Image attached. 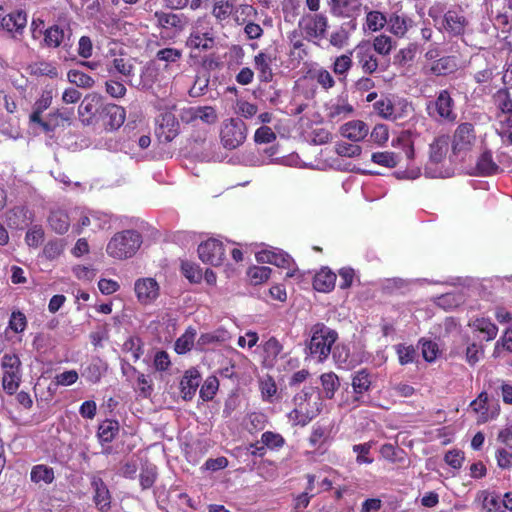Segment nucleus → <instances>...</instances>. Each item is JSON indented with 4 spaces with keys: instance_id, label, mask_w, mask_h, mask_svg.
Returning a JSON list of instances; mask_svg holds the SVG:
<instances>
[{
    "instance_id": "nucleus-48",
    "label": "nucleus",
    "mask_w": 512,
    "mask_h": 512,
    "mask_svg": "<svg viewBox=\"0 0 512 512\" xmlns=\"http://www.w3.org/2000/svg\"><path fill=\"white\" fill-rule=\"evenodd\" d=\"M309 76L312 80L316 81L324 90L333 88L336 84L332 74L325 68L309 70Z\"/></svg>"
},
{
    "instance_id": "nucleus-57",
    "label": "nucleus",
    "mask_w": 512,
    "mask_h": 512,
    "mask_svg": "<svg viewBox=\"0 0 512 512\" xmlns=\"http://www.w3.org/2000/svg\"><path fill=\"white\" fill-rule=\"evenodd\" d=\"M371 47L375 50V54L388 56L393 49V40L390 36L381 34L373 39Z\"/></svg>"
},
{
    "instance_id": "nucleus-41",
    "label": "nucleus",
    "mask_w": 512,
    "mask_h": 512,
    "mask_svg": "<svg viewBox=\"0 0 512 512\" xmlns=\"http://www.w3.org/2000/svg\"><path fill=\"white\" fill-rule=\"evenodd\" d=\"M492 99L501 114L512 113V95L508 88L498 89Z\"/></svg>"
},
{
    "instance_id": "nucleus-43",
    "label": "nucleus",
    "mask_w": 512,
    "mask_h": 512,
    "mask_svg": "<svg viewBox=\"0 0 512 512\" xmlns=\"http://www.w3.org/2000/svg\"><path fill=\"white\" fill-rule=\"evenodd\" d=\"M327 110V116L330 120L340 121L351 115L354 108L346 100H339L337 103L331 104Z\"/></svg>"
},
{
    "instance_id": "nucleus-5",
    "label": "nucleus",
    "mask_w": 512,
    "mask_h": 512,
    "mask_svg": "<svg viewBox=\"0 0 512 512\" xmlns=\"http://www.w3.org/2000/svg\"><path fill=\"white\" fill-rule=\"evenodd\" d=\"M455 102L447 89L440 90L434 101L427 105L428 114L436 120L453 123L457 114L454 112Z\"/></svg>"
},
{
    "instance_id": "nucleus-2",
    "label": "nucleus",
    "mask_w": 512,
    "mask_h": 512,
    "mask_svg": "<svg viewBox=\"0 0 512 512\" xmlns=\"http://www.w3.org/2000/svg\"><path fill=\"white\" fill-rule=\"evenodd\" d=\"M338 339V333L318 322L311 327V337L307 345L309 355L319 363L326 361L331 354L332 346Z\"/></svg>"
},
{
    "instance_id": "nucleus-63",
    "label": "nucleus",
    "mask_w": 512,
    "mask_h": 512,
    "mask_svg": "<svg viewBox=\"0 0 512 512\" xmlns=\"http://www.w3.org/2000/svg\"><path fill=\"white\" fill-rule=\"evenodd\" d=\"M155 18L163 28H178L182 26L180 16L171 12H155Z\"/></svg>"
},
{
    "instance_id": "nucleus-39",
    "label": "nucleus",
    "mask_w": 512,
    "mask_h": 512,
    "mask_svg": "<svg viewBox=\"0 0 512 512\" xmlns=\"http://www.w3.org/2000/svg\"><path fill=\"white\" fill-rule=\"evenodd\" d=\"M332 428L329 425L316 423L313 426L312 433L309 437V444L313 448L321 447L331 436Z\"/></svg>"
},
{
    "instance_id": "nucleus-52",
    "label": "nucleus",
    "mask_w": 512,
    "mask_h": 512,
    "mask_svg": "<svg viewBox=\"0 0 512 512\" xmlns=\"http://www.w3.org/2000/svg\"><path fill=\"white\" fill-rule=\"evenodd\" d=\"M473 327L485 335L486 341H491L496 338L498 327L486 318H477L473 321Z\"/></svg>"
},
{
    "instance_id": "nucleus-30",
    "label": "nucleus",
    "mask_w": 512,
    "mask_h": 512,
    "mask_svg": "<svg viewBox=\"0 0 512 512\" xmlns=\"http://www.w3.org/2000/svg\"><path fill=\"white\" fill-rule=\"evenodd\" d=\"M106 70L111 77H114L115 74H120L129 82L130 78L134 75L133 64L128 59L122 57H116L107 63Z\"/></svg>"
},
{
    "instance_id": "nucleus-61",
    "label": "nucleus",
    "mask_w": 512,
    "mask_h": 512,
    "mask_svg": "<svg viewBox=\"0 0 512 512\" xmlns=\"http://www.w3.org/2000/svg\"><path fill=\"white\" fill-rule=\"evenodd\" d=\"M136 391L143 398H148L152 395L154 388L153 381L150 375L138 372L136 379Z\"/></svg>"
},
{
    "instance_id": "nucleus-4",
    "label": "nucleus",
    "mask_w": 512,
    "mask_h": 512,
    "mask_svg": "<svg viewBox=\"0 0 512 512\" xmlns=\"http://www.w3.org/2000/svg\"><path fill=\"white\" fill-rule=\"evenodd\" d=\"M247 138V126L239 118L223 121L220 129V141L225 149L234 150L240 147Z\"/></svg>"
},
{
    "instance_id": "nucleus-10",
    "label": "nucleus",
    "mask_w": 512,
    "mask_h": 512,
    "mask_svg": "<svg viewBox=\"0 0 512 512\" xmlns=\"http://www.w3.org/2000/svg\"><path fill=\"white\" fill-rule=\"evenodd\" d=\"M27 22V13L24 10H15L2 17L0 27L9 38L21 42Z\"/></svg>"
},
{
    "instance_id": "nucleus-49",
    "label": "nucleus",
    "mask_w": 512,
    "mask_h": 512,
    "mask_svg": "<svg viewBox=\"0 0 512 512\" xmlns=\"http://www.w3.org/2000/svg\"><path fill=\"white\" fill-rule=\"evenodd\" d=\"M371 383V375L367 369L358 370L352 377V387L356 394L367 392Z\"/></svg>"
},
{
    "instance_id": "nucleus-3",
    "label": "nucleus",
    "mask_w": 512,
    "mask_h": 512,
    "mask_svg": "<svg viewBox=\"0 0 512 512\" xmlns=\"http://www.w3.org/2000/svg\"><path fill=\"white\" fill-rule=\"evenodd\" d=\"M1 368L3 371L2 387L7 394L13 395L18 390L22 378L19 356L15 353H5L2 357Z\"/></svg>"
},
{
    "instance_id": "nucleus-16",
    "label": "nucleus",
    "mask_w": 512,
    "mask_h": 512,
    "mask_svg": "<svg viewBox=\"0 0 512 512\" xmlns=\"http://www.w3.org/2000/svg\"><path fill=\"white\" fill-rule=\"evenodd\" d=\"M103 104L102 98L98 94L86 95L78 107V114L82 122L87 125L96 124Z\"/></svg>"
},
{
    "instance_id": "nucleus-8",
    "label": "nucleus",
    "mask_w": 512,
    "mask_h": 512,
    "mask_svg": "<svg viewBox=\"0 0 512 512\" xmlns=\"http://www.w3.org/2000/svg\"><path fill=\"white\" fill-rule=\"evenodd\" d=\"M298 27L307 39H322L329 27V20L324 13H309L301 17Z\"/></svg>"
},
{
    "instance_id": "nucleus-21",
    "label": "nucleus",
    "mask_w": 512,
    "mask_h": 512,
    "mask_svg": "<svg viewBox=\"0 0 512 512\" xmlns=\"http://www.w3.org/2000/svg\"><path fill=\"white\" fill-rule=\"evenodd\" d=\"M202 376L196 367L187 369L181 377L179 390L184 400H192L200 386Z\"/></svg>"
},
{
    "instance_id": "nucleus-7",
    "label": "nucleus",
    "mask_w": 512,
    "mask_h": 512,
    "mask_svg": "<svg viewBox=\"0 0 512 512\" xmlns=\"http://www.w3.org/2000/svg\"><path fill=\"white\" fill-rule=\"evenodd\" d=\"M327 4L332 16L349 19L347 25L351 29H356V19L361 15L363 9L362 0H328ZM364 8L367 9L366 6Z\"/></svg>"
},
{
    "instance_id": "nucleus-1",
    "label": "nucleus",
    "mask_w": 512,
    "mask_h": 512,
    "mask_svg": "<svg viewBox=\"0 0 512 512\" xmlns=\"http://www.w3.org/2000/svg\"><path fill=\"white\" fill-rule=\"evenodd\" d=\"M143 243L141 233L134 229L122 230L115 233L106 245V253L116 260L132 258Z\"/></svg>"
},
{
    "instance_id": "nucleus-64",
    "label": "nucleus",
    "mask_w": 512,
    "mask_h": 512,
    "mask_svg": "<svg viewBox=\"0 0 512 512\" xmlns=\"http://www.w3.org/2000/svg\"><path fill=\"white\" fill-rule=\"evenodd\" d=\"M123 349L126 352H130L131 353V356H132L134 362L139 360L140 357L144 353V351H143V342H142L141 338L136 337V336L129 337L124 342Z\"/></svg>"
},
{
    "instance_id": "nucleus-51",
    "label": "nucleus",
    "mask_w": 512,
    "mask_h": 512,
    "mask_svg": "<svg viewBox=\"0 0 512 512\" xmlns=\"http://www.w3.org/2000/svg\"><path fill=\"white\" fill-rule=\"evenodd\" d=\"M320 381L326 398L332 399L340 387L338 376L334 372L323 373L320 376Z\"/></svg>"
},
{
    "instance_id": "nucleus-55",
    "label": "nucleus",
    "mask_w": 512,
    "mask_h": 512,
    "mask_svg": "<svg viewBox=\"0 0 512 512\" xmlns=\"http://www.w3.org/2000/svg\"><path fill=\"white\" fill-rule=\"evenodd\" d=\"M373 108L375 112L382 118L387 120H396L397 115L394 113V105L389 98H381L374 102Z\"/></svg>"
},
{
    "instance_id": "nucleus-45",
    "label": "nucleus",
    "mask_w": 512,
    "mask_h": 512,
    "mask_svg": "<svg viewBox=\"0 0 512 512\" xmlns=\"http://www.w3.org/2000/svg\"><path fill=\"white\" fill-rule=\"evenodd\" d=\"M67 79L71 84L83 89H90L95 85L92 76L78 69H70L67 73Z\"/></svg>"
},
{
    "instance_id": "nucleus-14",
    "label": "nucleus",
    "mask_w": 512,
    "mask_h": 512,
    "mask_svg": "<svg viewBox=\"0 0 512 512\" xmlns=\"http://www.w3.org/2000/svg\"><path fill=\"white\" fill-rule=\"evenodd\" d=\"M199 258L212 266H220L225 259L223 243L217 239H208L198 246Z\"/></svg>"
},
{
    "instance_id": "nucleus-50",
    "label": "nucleus",
    "mask_w": 512,
    "mask_h": 512,
    "mask_svg": "<svg viewBox=\"0 0 512 512\" xmlns=\"http://www.w3.org/2000/svg\"><path fill=\"white\" fill-rule=\"evenodd\" d=\"M104 370L103 363L99 359H96L83 369L82 376L89 383L95 384L101 380Z\"/></svg>"
},
{
    "instance_id": "nucleus-44",
    "label": "nucleus",
    "mask_w": 512,
    "mask_h": 512,
    "mask_svg": "<svg viewBox=\"0 0 512 512\" xmlns=\"http://www.w3.org/2000/svg\"><path fill=\"white\" fill-rule=\"evenodd\" d=\"M52 99V90H44L33 105V111L29 116V121H39V116H42V113L51 106Z\"/></svg>"
},
{
    "instance_id": "nucleus-18",
    "label": "nucleus",
    "mask_w": 512,
    "mask_h": 512,
    "mask_svg": "<svg viewBox=\"0 0 512 512\" xmlns=\"http://www.w3.org/2000/svg\"><path fill=\"white\" fill-rule=\"evenodd\" d=\"M90 485L93 490V502L96 508L100 512H108L111 509L112 496L106 483L101 477L92 475Z\"/></svg>"
},
{
    "instance_id": "nucleus-23",
    "label": "nucleus",
    "mask_w": 512,
    "mask_h": 512,
    "mask_svg": "<svg viewBox=\"0 0 512 512\" xmlns=\"http://www.w3.org/2000/svg\"><path fill=\"white\" fill-rule=\"evenodd\" d=\"M111 218L106 213L90 212L83 215L76 227V233L80 234L86 227H91L93 232L108 229L110 227Z\"/></svg>"
},
{
    "instance_id": "nucleus-42",
    "label": "nucleus",
    "mask_w": 512,
    "mask_h": 512,
    "mask_svg": "<svg viewBox=\"0 0 512 512\" xmlns=\"http://www.w3.org/2000/svg\"><path fill=\"white\" fill-rule=\"evenodd\" d=\"M118 432L119 423L114 418H105L98 428V436L103 442H111Z\"/></svg>"
},
{
    "instance_id": "nucleus-46",
    "label": "nucleus",
    "mask_w": 512,
    "mask_h": 512,
    "mask_svg": "<svg viewBox=\"0 0 512 512\" xmlns=\"http://www.w3.org/2000/svg\"><path fill=\"white\" fill-rule=\"evenodd\" d=\"M196 330L188 327L185 332L175 341L174 349L177 354H185L189 352L194 345Z\"/></svg>"
},
{
    "instance_id": "nucleus-29",
    "label": "nucleus",
    "mask_w": 512,
    "mask_h": 512,
    "mask_svg": "<svg viewBox=\"0 0 512 512\" xmlns=\"http://www.w3.org/2000/svg\"><path fill=\"white\" fill-rule=\"evenodd\" d=\"M369 132L368 126L361 120H353L341 127L343 137L358 142L364 139Z\"/></svg>"
},
{
    "instance_id": "nucleus-9",
    "label": "nucleus",
    "mask_w": 512,
    "mask_h": 512,
    "mask_svg": "<svg viewBox=\"0 0 512 512\" xmlns=\"http://www.w3.org/2000/svg\"><path fill=\"white\" fill-rule=\"evenodd\" d=\"M126 110L115 103H104L99 111L96 124H100L106 132L118 130L125 122Z\"/></svg>"
},
{
    "instance_id": "nucleus-15",
    "label": "nucleus",
    "mask_w": 512,
    "mask_h": 512,
    "mask_svg": "<svg viewBox=\"0 0 512 512\" xmlns=\"http://www.w3.org/2000/svg\"><path fill=\"white\" fill-rule=\"evenodd\" d=\"M157 123L155 134L160 143H169L178 136L179 122L173 113L161 114Z\"/></svg>"
},
{
    "instance_id": "nucleus-25",
    "label": "nucleus",
    "mask_w": 512,
    "mask_h": 512,
    "mask_svg": "<svg viewBox=\"0 0 512 512\" xmlns=\"http://www.w3.org/2000/svg\"><path fill=\"white\" fill-rule=\"evenodd\" d=\"M274 60L275 58L264 51H260L254 56V67L260 82L269 83L273 80L274 73L272 64Z\"/></svg>"
},
{
    "instance_id": "nucleus-12",
    "label": "nucleus",
    "mask_w": 512,
    "mask_h": 512,
    "mask_svg": "<svg viewBox=\"0 0 512 512\" xmlns=\"http://www.w3.org/2000/svg\"><path fill=\"white\" fill-rule=\"evenodd\" d=\"M180 120L185 124H194L201 121L207 125H213L218 121V114L212 106H191L183 108L180 112Z\"/></svg>"
},
{
    "instance_id": "nucleus-62",
    "label": "nucleus",
    "mask_w": 512,
    "mask_h": 512,
    "mask_svg": "<svg viewBox=\"0 0 512 512\" xmlns=\"http://www.w3.org/2000/svg\"><path fill=\"white\" fill-rule=\"evenodd\" d=\"M342 24L338 29L333 31L329 37V43L331 46L341 49L345 47L350 39L349 31Z\"/></svg>"
},
{
    "instance_id": "nucleus-17",
    "label": "nucleus",
    "mask_w": 512,
    "mask_h": 512,
    "mask_svg": "<svg viewBox=\"0 0 512 512\" xmlns=\"http://www.w3.org/2000/svg\"><path fill=\"white\" fill-rule=\"evenodd\" d=\"M70 29L59 24H53L43 31V40L41 45L45 48L56 49L66 46L70 40Z\"/></svg>"
},
{
    "instance_id": "nucleus-28",
    "label": "nucleus",
    "mask_w": 512,
    "mask_h": 512,
    "mask_svg": "<svg viewBox=\"0 0 512 512\" xmlns=\"http://www.w3.org/2000/svg\"><path fill=\"white\" fill-rule=\"evenodd\" d=\"M282 352L283 345L277 338L270 337L263 344V365L267 368L274 367Z\"/></svg>"
},
{
    "instance_id": "nucleus-13",
    "label": "nucleus",
    "mask_w": 512,
    "mask_h": 512,
    "mask_svg": "<svg viewBox=\"0 0 512 512\" xmlns=\"http://www.w3.org/2000/svg\"><path fill=\"white\" fill-rule=\"evenodd\" d=\"M476 141L474 125L470 122H463L457 126L452 139V150L454 153L469 151Z\"/></svg>"
},
{
    "instance_id": "nucleus-19",
    "label": "nucleus",
    "mask_w": 512,
    "mask_h": 512,
    "mask_svg": "<svg viewBox=\"0 0 512 512\" xmlns=\"http://www.w3.org/2000/svg\"><path fill=\"white\" fill-rule=\"evenodd\" d=\"M134 290L141 304H151L159 296V284L154 278L146 277L136 280Z\"/></svg>"
},
{
    "instance_id": "nucleus-38",
    "label": "nucleus",
    "mask_w": 512,
    "mask_h": 512,
    "mask_svg": "<svg viewBox=\"0 0 512 512\" xmlns=\"http://www.w3.org/2000/svg\"><path fill=\"white\" fill-rule=\"evenodd\" d=\"M234 0H216L212 8V15L217 22L227 21L235 10Z\"/></svg>"
},
{
    "instance_id": "nucleus-37",
    "label": "nucleus",
    "mask_w": 512,
    "mask_h": 512,
    "mask_svg": "<svg viewBox=\"0 0 512 512\" xmlns=\"http://www.w3.org/2000/svg\"><path fill=\"white\" fill-rule=\"evenodd\" d=\"M229 339V333L225 329H217L212 332L202 333L197 341L200 350H206L209 345L224 343Z\"/></svg>"
},
{
    "instance_id": "nucleus-33",
    "label": "nucleus",
    "mask_w": 512,
    "mask_h": 512,
    "mask_svg": "<svg viewBox=\"0 0 512 512\" xmlns=\"http://www.w3.org/2000/svg\"><path fill=\"white\" fill-rule=\"evenodd\" d=\"M499 166L493 160L492 152L486 150L482 152L476 163L477 174L480 176H490L499 171Z\"/></svg>"
},
{
    "instance_id": "nucleus-47",
    "label": "nucleus",
    "mask_w": 512,
    "mask_h": 512,
    "mask_svg": "<svg viewBox=\"0 0 512 512\" xmlns=\"http://www.w3.org/2000/svg\"><path fill=\"white\" fill-rule=\"evenodd\" d=\"M214 43V38L209 33L201 34L199 32H193L187 40V45L189 47L202 50L212 49Z\"/></svg>"
},
{
    "instance_id": "nucleus-36",
    "label": "nucleus",
    "mask_w": 512,
    "mask_h": 512,
    "mask_svg": "<svg viewBox=\"0 0 512 512\" xmlns=\"http://www.w3.org/2000/svg\"><path fill=\"white\" fill-rule=\"evenodd\" d=\"M457 59L454 56H444L433 61L430 71L434 75L444 76L457 70Z\"/></svg>"
},
{
    "instance_id": "nucleus-56",
    "label": "nucleus",
    "mask_w": 512,
    "mask_h": 512,
    "mask_svg": "<svg viewBox=\"0 0 512 512\" xmlns=\"http://www.w3.org/2000/svg\"><path fill=\"white\" fill-rule=\"evenodd\" d=\"M272 269L267 266H253L247 271L251 284L260 285L266 282L271 276Z\"/></svg>"
},
{
    "instance_id": "nucleus-40",
    "label": "nucleus",
    "mask_w": 512,
    "mask_h": 512,
    "mask_svg": "<svg viewBox=\"0 0 512 512\" xmlns=\"http://www.w3.org/2000/svg\"><path fill=\"white\" fill-rule=\"evenodd\" d=\"M388 18L384 13L378 10H371L366 13L364 29L377 32L382 30L387 25Z\"/></svg>"
},
{
    "instance_id": "nucleus-20",
    "label": "nucleus",
    "mask_w": 512,
    "mask_h": 512,
    "mask_svg": "<svg viewBox=\"0 0 512 512\" xmlns=\"http://www.w3.org/2000/svg\"><path fill=\"white\" fill-rule=\"evenodd\" d=\"M255 257L259 263H268L283 269L290 270L295 264L293 258L281 249H264L257 252Z\"/></svg>"
},
{
    "instance_id": "nucleus-31",
    "label": "nucleus",
    "mask_w": 512,
    "mask_h": 512,
    "mask_svg": "<svg viewBox=\"0 0 512 512\" xmlns=\"http://www.w3.org/2000/svg\"><path fill=\"white\" fill-rule=\"evenodd\" d=\"M352 56L353 50H348L345 54L337 56L332 63V70L340 81L346 80L347 74L353 66Z\"/></svg>"
},
{
    "instance_id": "nucleus-35",
    "label": "nucleus",
    "mask_w": 512,
    "mask_h": 512,
    "mask_svg": "<svg viewBox=\"0 0 512 512\" xmlns=\"http://www.w3.org/2000/svg\"><path fill=\"white\" fill-rule=\"evenodd\" d=\"M50 228L57 234H64L70 227V218L67 212L63 210L51 211L48 217Z\"/></svg>"
},
{
    "instance_id": "nucleus-58",
    "label": "nucleus",
    "mask_w": 512,
    "mask_h": 512,
    "mask_svg": "<svg viewBox=\"0 0 512 512\" xmlns=\"http://www.w3.org/2000/svg\"><path fill=\"white\" fill-rule=\"evenodd\" d=\"M158 473L155 465H146L141 468L139 475L140 485L143 490L150 489L156 482Z\"/></svg>"
},
{
    "instance_id": "nucleus-59",
    "label": "nucleus",
    "mask_w": 512,
    "mask_h": 512,
    "mask_svg": "<svg viewBox=\"0 0 512 512\" xmlns=\"http://www.w3.org/2000/svg\"><path fill=\"white\" fill-rule=\"evenodd\" d=\"M371 160L378 165L394 168L399 163L398 155L394 152L384 151V152H375L371 155Z\"/></svg>"
},
{
    "instance_id": "nucleus-6",
    "label": "nucleus",
    "mask_w": 512,
    "mask_h": 512,
    "mask_svg": "<svg viewBox=\"0 0 512 512\" xmlns=\"http://www.w3.org/2000/svg\"><path fill=\"white\" fill-rule=\"evenodd\" d=\"M449 138L446 135L436 137L429 145V160L425 167V173L430 177H443L438 165L442 164L448 153Z\"/></svg>"
},
{
    "instance_id": "nucleus-24",
    "label": "nucleus",
    "mask_w": 512,
    "mask_h": 512,
    "mask_svg": "<svg viewBox=\"0 0 512 512\" xmlns=\"http://www.w3.org/2000/svg\"><path fill=\"white\" fill-rule=\"evenodd\" d=\"M387 25L391 34L397 38H403L414 26V21L404 13L394 12L389 15Z\"/></svg>"
},
{
    "instance_id": "nucleus-22",
    "label": "nucleus",
    "mask_w": 512,
    "mask_h": 512,
    "mask_svg": "<svg viewBox=\"0 0 512 512\" xmlns=\"http://www.w3.org/2000/svg\"><path fill=\"white\" fill-rule=\"evenodd\" d=\"M443 29L451 36H461L465 33L468 20L461 10H448L443 16Z\"/></svg>"
},
{
    "instance_id": "nucleus-26",
    "label": "nucleus",
    "mask_w": 512,
    "mask_h": 512,
    "mask_svg": "<svg viewBox=\"0 0 512 512\" xmlns=\"http://www.w3.org/2000/svg\"><path fill=\"white\" fill-rule=\"evenodd\" d=\"M69 120V115H65L64 113L60 112V110H55L48 114L46 120H44L42 116H39V121L29 122L30 124L38 125L43 133L52 138L57 127L62 125L64 121L68 122Z\"/></svg>"
},
{
    "instance_id": "nucleus-53",
    "label": "nucleus",
    "mask_w": 512,
    "mask_h": 512,
    "mask_svg": "<svg viewBox=\"0 0 512 512\" xmlns=\"http://www.w3.org/2000/svg\"><path fill=\"white\" fill-rule=\"evenodd\" d=\"M219 389V380L216 376H208L199 390V396L203 401H210L214 398Z\"/></svg>"
},
{
    "instance_id": "nucleus-32",
    "label": "nucleus",
    "mask_w": 512,
    "mask_h": 512,
    "mask_svg": "<svg viewBox=\"0 0 512 512\" xmlns=\"http://www.w3.org/2000/svg\"><path fill=\"white\" fill-rule=\"evenodd\" d=\"M30 480L35 484L50 485L55 480L54 469L45 464H37L31 468Z\"/></svg>"
},
{
    "instance_id": "nucleus-60",
    "label": "nucleus",
    "mask_w": 512,
    "mask_h": 512,
    "mask_svg": "<svg viewBox=\"0 0 512 512\" xmlns=\"http://www.w3.org/2000/svg\"><path fill=\"white\" fill-rule=\"evenodd\" d=\"M380 454L385 460L391 463H400L404 461L403 455L405 452L403 449H400L393 444L386 443L381 446Z\"/></svg>"
},
{
    "instance_id": "nucleus-11",
    "label": "nucleus",
    "mask_w": 512,
    "mask_h": 512,
    "mask_svg": "<svg viewBox=\"0 0 512 512\" xmlns=\"http://www.w3.org/2000/svg\"><path fill=\"white\" fill-rule=\"evenodd\" d=\"M352 50L355 55L357 65L363 74L372 75L378 71H384V69H379L378 57L375 54V50L372 49L369 43L361 42Z\"/></svg>"
},
{
    "instance_id": "nucleus-27",
    "label": "nucleus",
    "mask_w": 512,
    "mask_h": 512,
    "mask_svg": "<svg viewBox=\"0 0 512 512\" xmlns=\"http://www.w3.org/2000/svg\"><path fill=\"white\" fill-rule=\"evenodd\" d=\"M337 275L328 267H322L313 278V288L318 292L329 293L335 288Z\"/></svg>"
},
{
    "instance_id": "nucleus-54",
    "label": "nucleus",
    "mask_w": 512,
    "mask_h": 512,
    "mask_svg": "<svg viewBox=\"0 0 512 512\" xmlns=\"http://www.w3.org/2000/svg\"><path fill=\"white\" fill-rule=\"evenodd\" d=\"M128 81L125 80H118L117 78L111 77L105 82V92L114 99H120L123 98L126 93L127 89L125 86V82Z\"/></svg>"
},
{
    "instance_id": "nucleus-34",
    "label": "nucleus",
    "mask_w": 512,
    "mask_h": 512,
    "mask_svg": "<svg viewBox=\"0 0 512 512\" xmlns=\"http://www.w3.org/2000/svg\"><path fill=\"white\" fill-rule=\"evenodd\" d=\"M30 68L31 75L36 77L46 76L50 79H57L61 74L56 63L45 60L35 62Z\"/></svg>"
}]
</instances>
